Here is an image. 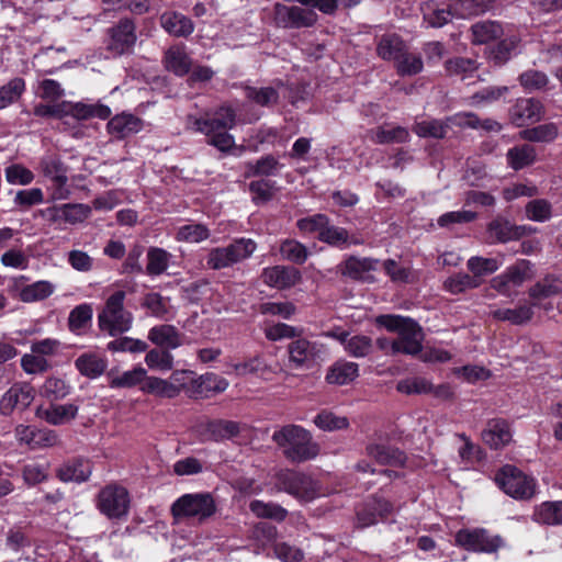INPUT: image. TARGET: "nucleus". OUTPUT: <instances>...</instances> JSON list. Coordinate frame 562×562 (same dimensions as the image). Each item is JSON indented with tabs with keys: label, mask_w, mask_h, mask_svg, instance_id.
Masks as SVG:
<instances>
[{
	"label": "nucleus",
	"mask_w": 562,
	"mask_h": 562,
	"mask_svg": "<svg viewBox=\"0 0 562 562\" xmlns=\"http://www.w3.org/2000/svg\"><path fill=\"white\" fill-rule=\"evenodd\" d=\"M193 130L207 137V144L221 151H228L235 145L233 135L228 133L236 124V112L232 106L222 105L212 114L192 121Z\"/></svg>",
	"instance_id": "f257e3e1"
},
{
	"label": "nucleus",
	"mask_w": 562,
	"mask_h": 562,
	"mask_svg": "<svg viewBox=\"0 0 562 562\" xmlns=\"http://www.w3.org/2000/svg\"><path fill=\"white\" fill-rule=\"evenodd\" d=\"M272 440L282 449L283 456L293 463L315 459L321 451L311 432L299 425H286L276 430Z\"/></svg>",
	"instance_id": "f03ea898"
},
{
	"label": "nucleus",
	"mask_w": 562,
	"mask_h": 562,
	"mask_svg": "<svg viewBox=\"0 0 562 562\" xmlns=\"http://www.w3.org/2000/svg\"><path fill=\"white\" fill-rule=\"evenodd\" d=\"M376 323L390 331H396L398 337L392 342L393 352L416 355L422 351L423 333L416 322L400 315H381Z\"/></svg>",
	"instance_id": "7ed1b4c3"
},
{
	"label": "nucleus",
	"mask_w": 562,
	"mask_h": 562,
	"mask_svg": "<svg viewBox=\"0 0 562 562\" xmlns=\"http://www.w3.org/2000/svg\"><path fill=\"white\" fill-rule=\"evenodd\" d=\"M125 296L126 293L123 290L113 292L98 314L99 329L111 337L124 334L132 328L134 317L124 306Z\"/></svg>",
	"instance_id": "20e7f679"
},
{
	"label": "nucleus",
	"mask_w": 562,
	"mask_h": 562,
	"mask_svg": "<svg viewBox=\"0 0 562 562\" xmlns=\"http://www.w3.org/2000/svg\"><path fill=\"white\" fill-rule=\"evenodd\" d=\"M170 513L176 522L184 520L203 522L216 513V503L211 493H188L172 503Z\"/></svg>",
	"instance_id": "39448f33"
},
{
	"label": "nucleus",
	"mask_w": 562,
	"mask_h": 562,
	"mask_svg": "<svg viewBox=\"0 0 562 562\" xmlns=\"http://www.w3.org/2000/svg\"><path fill=\"white\" fill-rule=\"evenodd\" d=\"M257 244L250 238H238L225 247H216L209 251L206 266L213 270L232 267L249 258L256 250Z\"/></svg>",
	"instance_id": "423d86ee"
},
{
	"label": "nucleus",
	"mask_w": 562,
	"mask_h": 562,
	"mask_svg": "<svg viewBox=\"0 0 562 562\" xmlns=\"http://www.w3.org/2000/svg\"><path fill=\"white\" fill-rule=\"evenodd\" d=\"M276 486L301 502H311L319 494L316 481L310 475L294 470H280L276 473Z\"/></svg>",
	"instance_id": "0eeeda50"
},
{
	"label": "nucleus",
	"mask_w": 562,
	"mask_h": 562,
	"mask_svg": "<svg viewBox=\"0 0 562 562\" xmlns=\"http://www.w3.org/2000/svg\"><path fill=\"white\" fill-rule=\"evenodd\" d=\"M495 482L516 499H529L536 494V480L513 465L503 467L496 474Z\"/></svg>",
	"instance_id": "6e6552de"
},
{
	"label": "nucleus",
	"mask_w": 562,
	"mask_h": 562,
	"mask_svg": "<svg viewBox=\"0 0 562 562\" xmlns=\"http://www.w3.org/2000/svg\"><path fill=\"white\" fill-rule=\"evenodd\" d=\"M137 42L136 24L128 18L121 19L106 31L105 50L113 57L132 54Z\"/></svg>",
	"instance_id": "1a4fd4ad"
},
{
	"label": "nucleus",
	"mask_w": 562,
	"mask_h": 562,
	"mask_svg": "<svg viewBox=\"0 0 562 562\" xmlns=\"http://www.w3.org/2000/svg\"><path fill=\"white\" fill-rule=\"evenodd\" d=\"M90 213L91 207L81 203L52 205L37 211L40 217L57 229H63L66 224L76 225L82 223L90 216Z\"/></svg>",
	"instance_id": "9d476101"
},
{
	"label": "nucleus",
	"mask_w": 562,
	"mask_h": 562,
	"mask_svg": "<svg viewBox=\"0 0 562 562\" xmlns=\"http://www.w3.org/2000/svg\"><path fill=\"white\" fill-rule=\"evenodd\" d=\"M130 494L119 484L104 486L97 496L98 509L110 519L126 517L130 509Z\"/></svg>",
	"instance_id": "9b49d317"
},
{
	"label": "nucleus",
	"mask_w": 562,
	"mask_h": 562,
	"mask_svg": "<svg viewBox=\"0 0 562 562\" xmlns=\"http://www.w3.org/2000/svg\"><path fill=\"white\" fill-rule=\"evenodd\" d=\"M532 278L531 266L527 260H518L494 277L490 284L497 293L510 296L519 286Z\"/></svg>",
	"instance_id": "f8f14e48"
},
{
	"label": "nucleus",
	"mask_w": 562,
	"mask_h": 562,
	"mask_svg": "<svg viewBox=\"0 0 562 562\" xmlns=\"http://www.w3.org/2000/svg\"><path fill=\"white\" fill-rule=\"evenodd\" d=\"M317 14L312 9L297 5L276 3L273 19L278 26L284 29L311 27L317 22Z\"/></svg>",
	"instance_id": "ddd939ff"
},
{
	"label": "nucleus",
	"mask_w": 562,
	"mask_h": 562,
	"mask_svg": "<svg viewBox=\"0 0 562 562\" xmlns=\"http://www.w3.org/2000/svg\"><path fill=\"white\" fill-rule=\"evenodd\" d=\"M456 542L469 551L492 553L502 546V538L492 536L485 529H461L456 535Z\"/></svg>",
	"instance_id": "4468645a"
},
{
	"label": "nucleus",
	"mask_w": 562,
	"mask_h": 562,
	"mask_svg": "<svg viewBox=\"0 0 562 562\" xmlns=\"http://www.w3.org/2000/svg\"><path fill=\"white\" fill-rule=\"evenodd\" d=\"M41 172L49 178L56 187L52 198L54 200H65L69 196L70 192L66 188L68 182L67 167L55 155L44 156L40 161Z\"/></svg>",
	"instance_id": "2eb2a0df"
},
{
	"label": "nucleus",
	"mask_w": 562,
	"mask_h": 562,
	"mask_svg": "<svg viewBox=\"0 0 562 562\" xmlns=\"http://www.w3.org/2000/svg\"><path fill=\"white\" fill-rule=\"evenodd\" d=\"M34 400V390L26 382L12 384L0 398V414L10 416L15 409H25Z\"/></svg>",
	"instance_id": "dca6fc26"
},
{
	"label": "nucleus",
	"mask_w": 562,
	"mask_h": 562,
	"mask_svg": "<svg viewBox=\"0 0 562 562\" xmlns=\"http://www.w3.org/2000/svg\"><path fill=\"white\" fill-rule=\"evenodd\" d=\"M482 441L491 449H502L513 440V431L507 420L502 418L490 419L481 434Z\"/></svg>",
	"instance_id": "f3484780"
},
{
	"label": "nucleus",
	"mask_w": 562,
	"mask_h": 562,
	"mask_svg": "<svg viewBox=\"0 0 562 562\" xmlns=\"http://www.w3.org/2000/svg\"><path fill=\"white\" fill-rule=\"evenodd\" d=\"M265 284L277 289H289L297 284L301 279V272L289 266H273L263 269L261 274Z\"/></svg>",
	"instance_id": "a211bd4d"
},
{
	"label": "nucleus",
	"mask_w": 562,
	"mask_h": 562,
	"mask_svg": "<svg viewBox=\"0 0 562 562\" xmlns=\"http://www.w3.org/2000/svg\"><path fill=\"white\" fill-rule=\"evenodd\" d=\"M367 454L378 463L391 467H405L407 458L403 451L382 441H374L367 446Z\"/></svg>",
	"instance_id": "6ab92c4d"
},
{
	"label": "nucleus",
	"mask_w": 562,
	"mask_h": 562,
	"mask_svg": "<svg viewBox=\"0 0 562 562\" xmlns=\"http://www.w3.org/2000/svg\"><path fill=\"white\" fill-rule=\"evenodd\" d=\"M159 20L161 27L175 37H188L194 31L191 19L177 11H166Z\"/></svg>",
	"instance_id": "aec40b11"
},
{
	"label": "nucleus",
	"mask_w": 562,
	"mask_h": 562,
	"mask_svg": "<svg viewBox=\"0 0 562 562\" xmlns=\"http://www.w3.org/2000/svg\"><path fill=\"white\" fill-rule=\"evenodd\" d=\"M147 337L154 345L167 350L177 349L183 344V335L173 325L168 324L151 327Z\"/></svg>",
	"instance_id": "412c9836"
},
{
	"label": "nucleus",
	"mask_w": 562,
	"mask_h": 562,
	"mask_svg": "<svg viewBox=\"0 0 562 562\" xmlns=\"http://www.w3.org/2000/svg\"><path fill=\"white\" fill-rule=\"evenodd\" d=\"M542 116V104L535 99H520L510 110V120L517 126L537 122Z\"/></svg>",
	"instance_id": "4be33fe9"
},
{
	"label": "nucleus",
	"mask_w": 562,
	"mask_h": 562,
	"mask_svg": "<svg viewBox=\"0 0 562 562\" xmlns=\"http://www.w3.org/2000/svg\"><path fill=\"white\" fill-rule=\"evenodd\" d=\"M93 308L90 303L75 306L68 315V329L76 336H85L92 326Z\"/></svg>",
	"instance_id": "5701e85b"
},
{
	"label": "nucleus",
	"mask_w": 562,
	"mask_h": 562,
	"mask_svg": "<svg viewBox=\"0 0 562 562\" xmlns=\"http://www.w3.org/2000/svg\"><path fill=\"white\" fill-rule=\"evenodd\" d=\"M143 128L140 119L133 114L122 113L112 117L108 123V132L115 138L122 139Z\"/></svg>",
	"instance_id": "b1692460"
},
{
	"label": "nucleus",
	"mask_w": 562,
	"mask_h": 562,
	"mask_svg": "<svg viewBox=\"0 0 562 562\" xmlns=\"http://www.w3.org/2000/svg\"><path fill=\"white\" fill-rule=\"evenodd\" d=\"M91 472L92 467L88 460L75 459L60 465L56 475L63 482L81 483L89 479Z\"/></svg>",
	"instance_id": "393cba45"
},
{
	"label": "nucleus",
	"mask_w": 562,
	"mask_h": 562,
	"mask_svg": "<svg viewBox=\"0 0 562 562\" xmlns=\"http://www.w3.org/2000/svg\"><path fill=\"white\" fill-rule=\"evenodd\" d=\"M75 367L81 375L89 379L101 376L108 367L105 357L97 352H85L75 360Z\"/></svg>",
	"instance_id": "a878e982"
},
{
	"label": "nucleus",
	"mask_w": 562,
	"mask_h": 562,
	"mask_svg": "<svg viewBox=\"0 0 562 562\" xmlns=\"http://www.w3.org/2000/svg\"><path fill=\"white\" fill-rule=\"evenodd\" d=\"M240 431L239 424L232 420H213L206 424L205 440L223 441L236 437Z\"/></svg>",
	"instance_id": "bb28decb"
},
{
	"label": "nucleus",
	"mask_w": 562,
	"mask_h": 562,
	"mask_svg": "<svg viewBox=\"0 0 562 562\" xmlns=\"http://www.w3.org/2000/svg\"><path fill=\"white\" fill-rule=\"evenodd\" d=\"M535 304H520L514 308H497L492 312L493 318L513 325H524L531 321Z\"/></svg>",
	"instance_id": "cd10ccee"
},
{
	"label": "nucleus",
	"mask_w": 562,
	"mask_h": 562,
	"mask_svg": "<svg viewBox=\"0 0 562 562\" xmlns=\"http://www.w3.org/2000/svg\"><path fill=\"white\" fill-rule=\"evenodd\" d=\"M283 165L272 155H266L255 162H247L245 176L250 177H273L277 176Z\"/></svg>",
	"instance_id": "c85d7f7f"
},
{
	"label": "nucleus",
	"mask_w": 562,
	"mask_h": 562,
	"mask_svg": "<svg viewBox=\"0 0 562 562\" xmlns=\"http://www.w3.org/2000/svg\"><path fill=\"white\" fill-rule=\"evenodd\" d=\"M289 358L295 367H302L314 361L316 357V346L311 341L300 338L293 340L288 347Z\"/></svg>",
	"instance_id": "c756f323"
},
{
	"label": "nucleus",
	"mask_w": 562,
	"mask_h": 562,
	"mask_svg": "<svg viewBox=\"0 0 562 562\" xmlns=\"http://www.w3.org/2000/svg\"><path fill=\"white\" fill-rule=\"evenodd\" d=\"M536 158V148L529 144L514 146L506 154L507 165L514 170H520L532 165Z\"/></svg>",
	"instance_id": "7c9ffc66"
},
{
	"label": "nucleus",
	"mask_w": 562,
	"mask_h": 562,
	"mask_svg": "<svg viewBox=\"0 0 562 562\" xmlns=\"http://www.w3.org/2000/svg\"><path fill=\"white\" fill-rule=\"evenodd\" d=\"M140 391L167 398H172L180 394V387L173 382L158 376L148 375H146L145 382L140 385Z\"/></svg>",
	"instance_id": "2f4dec72"
},
{
	"label": "nucleus",
	"mask_w": 562,
	"mask_h": 562,
	"mask_svg": "<svg viewBox=\"0 0 562 562\" xmlns=\"http://www.w3.org/2000/svg\"><path fill=\"white\" fill-rule=\"evenodd\" d=\"M392 506L384 499H373L366 505V508L357 513L358 527L364 528L378 521V517L389 514Z\"/></svg>",
	"instance_id": "473e14b6"
},
{
	"label": "nucleus",
	"mask_w": 562,
	"mask_h": 562,
	"mask_svg": "<svg viewBox=\"0 0 562 562\" xmlns=\"http://www.w3.org/2000/svg\"><path fill=\"white\" fill-rule=\"evenodd\" d=\"M66 115H71L77 120H88L90 117L105 120L111 115V110L103 104H85L80 102L72 104L67 102Z\"/></svg>",
	"instance_id": "72a5a7b5"
},
{
	"label": "nucleus",
	"mask_w": 562,
	"mask_h": 562,
	"mask_svg": "<svg viewBox=\"0 0 562 562\" xmlns=\"http://www.w3.org/2000/svg\"><path fill=\"white\" fill-rule=\"evenodd\" d=\"M532 518L543 525H562V501L543 502L535 508Z\"/></svg>",
	"instance_id": "f704fd0d"
},
{
	"label": "nucleus",
	"mask_w": 562,
	"mask_h": 562,
	"mask_svg": "<svg viewBox=\"0 0 562 562\" xmlns=\"http://www.w3.org/2000/svg\"><path fill=\"white\" fill-rule=\"evenodd\" d=\"M165 65L177 76H184L191 68V59L183 47L172 46L165 54Z\"/></svg>",
	"instance_id": "c9c22d12"
},
{
	"label": "nucleus",
	"mask_w": 562,
	"mask_h": 562,
	"mask_svg": "<svg viewBox=\"0 0 562 562\" xmlns=\"http://www.w3.org/2000/svg\"><path fill=\"white\" fill-rule=\"evenodd\" d=\"M49 470L48 461L34 460L23 465L22 479L27 486H35L48 480Z\"/></svg>",
	"instance_id": "e433bc0d"
},
{
	"label": "nucleus",
	"mask_w": 562,
	"mask_h": 562,
	"mask_svg": "<svg viewBox=\"0 0 562 562\" xmlns=\"http://www.w3.org/2000/svg\"><path fill=\"white\" fill-rule=\"evenodd\" d=\"M406 48L405 43L396 34H386L381 37L378 44V55L384 60L395 63L403 50Z\"/></svg>",
	"instance_id": "4c0bfd02"
},
{
	"label": "nucleus",
	"mask_w": 562,
	"mask_h": 562,
	"mask_svg": "<svg viewBox=\"0 0 562 562\" xmlns=\"http://www.w3.org/2000/svg\"><path fill=\"white\" fill-rule=\"evenodd\" d=\"M78 413V406L75 404L52 405L49 408L40 413L50 425H63L72 420Z\"/></svg>",
	"instance_id": "58836bf2"
},
{
	"label": "nucleus",
	"mask_w": 562,
	"mask_h": 562,
	"mask_svg": "<svg viewBox=\"0 0 562 562\" xmlns=\"http://www.w3.org/2000/svg\"><path fill=\"white\" fill-rule=\"evenodd\" d=\"M482 280L470 276L469 273H454L443 281L445 291L450 294H461L468 290L476 289Z\"/></svg>",
	"instance_id": "ea45409f"
},
{
	"label": "nucleus",
	"mask_w": 562,
	"mask_h": 562,
	"mask_svg": "<svg viewBox=\"0 0 562 562\" xmlns=\"http://www.w3.org/2000/svg\"><path fill=\"white\" fill-rule=\"evenodd\" d=\"M502 266L503 259L485 258L480 256H473L467 262V267L472 273V277L480 280L484 276L496 272Z\"/></svg>",
	"instance_id": "a19ab883"
},
{
	"label": "nucleus",
	"mask_w": 562,
	"mask_h": 562,
	"mask_svg": "<svg viewBox=\"0 0 562 562\" xmlns=\"http://www.w3.org/2000/svg\"><path fill=\"white\" fill-rule=\"evenodd\" d=\"M55 285L46 280L36 281L20 290V299L25 303L42 301L50 296Z\"/></svg>",
	"instance_id": "79ce46f5"
},
{
	"label": "nucleus",
	"mask_w": 562,
	"mask_h": 562,
	"mask_svg": "<svg viewBox=\"0 0 562 562\" xmlns=\"http://www.w3.org/2000/svg\"><path fill=\"white\" fill-rule=\"evenodd\" d=\"M394 67L401 76H414L424 68V63L419 54L412 53L407 47L394 63Z\"/></svg>",
	"instance_id": "37998d69"
},
{
	"label": "nucleus",
	"mask_w": 562,
	"mask_h": 562,
	"mask_svg": "<svg viewBox=\"0 0 562 562\" xmlns=\"http://www.w3.org/2000/svg\"><path fill=\"white\" fill-rule=\"evenodd\" d=\"M408 137L409 133L406 128L392 124L378 127L372 135V139L379 144L404 143Z\"/></svg>",
	"instance_id": "c03bdc74"
},
{
	"label": "nucleus",
	"mask_w": 562,
	"mask_h": 562,
	"mask_svg": "<svg viewBox=\"0 0 562 562\" xmlns=\"http://www.w3.org/2000/svg\"><path fill=\"white\" fill-rule=\"evenodd\" d=\"M250 512L258 518L274 519L277 521H283L288 516V510L276 503H265L259 499H255L249 504Z\"/></svg>",
	"instance_id": "a18cd8bd"
},
{
	"label": "nucleus",
	"mask_w": 562,
	"mask_h": 562,
	"mask_svg": "<svg viewBox=\"0 0 562 562\" xmlns=\"http://www.w3.org/2000/svg\"><path fill=\"white\" fill-rule=\"evenodd\" d=\"M25 91V81L15 77L0 87V110L15 103Z\"/></svg>",
	"instance_id": "49530a36"
},
{
	"label": "nucleus",
	"mask_w": 562,
	"mask_h": 562,
	"mask_svg": "<svg viewBox=\"0 0 562 562\" xmlns=\"http://www.w3.org/2000/svg\"><path fill=\"white\" fill-rule=\"evenodd\" d=\"M171 255L158 247H151L147 251L146 272L149 276H159L164 273L168 266Z\"/></svg>",
	"instance_id": "de8ad7c7"
},
{
	"label": "nucleus",
	"mask_w": 562,
	"mask_h": 562,
	"mask_svg": "<svg viewBox=\"0 0 562 562\" xmlns=\"http://www.w3.org/2000/svg\"><path fill=\"white\" fill-rule=\"evenodd\" d=\"M520 138L529 142L549 143L559 135V127L554 123L538 125L532 128L524 130L519 133Z\"/></svg>",
	"instance_id": "09e8293b"
},
{
	"label": "nucleus",
	"mask_w": 562,
	"mask_h": 562,
	"mask_svg": "<svg viewBox=\"0 0 562 562\" xmlns=\"http://www.w3.org/2000/svg\"><path fill=\"white\" fill-rule=\"evenodd\" d=\"M234 371L238 375L258 374L262 378L274 372L272 368L259 356L234 364Z\"/></svg>",
	"instance_id": "8fccbe9b"
},
{
	"label": "nucleus",
	"mask_w": 562,
	"mask_h": 562,
	"mask_svg": "<svg viewBox=\"0 0 562 562\" xmlns=\"http://www.w3.org/2000/svg\"><path fill=\"white\" fill-rule=\"evenodd\" d=\"M502 34V25L494 21H484L472 26L473 42L477 44H484L498 38Z\"/></svg>",
	"instance_id": "3c124183"
},
{
	"label": "nucleus",
	"mask_w": 562,
	"mask_h": 562,
	"mask_svg": "<svg viewBox=\"0 0 562 562\" xmlns=\"http://www.w3.org/2000/svg\"><path fill=\"white\" fill-rule=\"evenodd\" d=\"M70 390L71 386L64 379L49 376L41 387V395L49 401H58L66 397Z\"/></svg>",
	"instance_id": "603ef678"
},
{
	"label": "nucleus",
	"mask_w": 562,
	"mask_h": 562,
	"mask_svg": "<svg viewBox=\"0 0 562 562\" xmlns=\"http://www.w3.org/2000/svg\"><path fill=\"white\" fill-rule=\"evenodd\" d=\"M210 237V229L200 223H190L177 229L176 239L183 243H201Z\"/></svg>",
	"instance_id": "864d4df0"
},
{
	"label": "nucleus",
	"mask_w": 562,
	"mask_h": 562,
	"mask_svg": "<svg viewBox=\"0 0 562 562\" xmlns=\"http://www.w3.org/2000/svg\"><path fill=\"white\" fill-rule=\"evenodd\" d=\"M145 363L149 369L166 372L173 368V356L167 349H151L145 356Z\"/></svg>",
	"instance_id": "5fc2aeb1"
},
{
	"label": "nucleus",
	"mask_w": 562,
	"mask_h": 562,
	"mask_svg": "<svg viewBox=\"0 0 562 562\" xmlns=\"http://www.w3.org/2000/svg\"><path fill=\"white\" fill-rule=\"evenodd\" d=\"M449 119L446 122L439 120L422 121L416 123L413 130L420 137L442 138L447 133L449 124L453 125Z\"/></svg>",
	"instance_id": "6e6d98bb"
},
{
	"label": "nucleus",
	"mask_w": 562,
	"mask_h": 562,
	"mask_svg": "<svg viewBox=\"0 0 562 562\" xmlns=\"http://www.w3.org/2000/svg\"><path fill=\"white\" fill-rule=\"evenodd\" d=\"M449 121L457 126L481 127L486 131H501V124L493 120H484L480 122L477 116L473 113H458L449 119Z\"/></svg>",
	"instance_id": "4d7b16f0"
},
{
	"label": "nucleus",
	"mask_w": 562,
	"mask_h": 562,
	"mask_svg": "<svg viewBox=\"0 0 562 562\" xmlns=\"http://www.w3.org/2000/svg\"><path fill=\"white\" fill-rule=\"evenodd\" d=\"M246 98L261 106H272L279 101V93L272 87H246Z\"/></svg>",
	"instance_id": "13d9d810"
},
{
	"label": "nucleus",
	"mask_w": 562,
	"mask_h": 562,
	"mask_svg": "<svg viewBox=\"0 0 562 562\" xmlns=\"http://www.w3.org/2000/svg\"><path fill=\"white\" fill-rule=\"evenodd\" d=\"M147 375L146 369L143 367H135L132 370L125 371L120 375L111 379V387H134L142 385L145 382Z\"/></svg>",
	"instance_id": "bf43d9fd"
},
{
	"label": "nucleus",
	"mask_w": 562,
	"mask_h": 562,
	"mask_svg": "<svg viewBox=\"0 0 562 562\" xmlns=\"http://www.w3.org/2000/svg\"><path fill=\"white\" fill-rule=\"evenodd\" d=\"M281 256L289 261L302 265L308 257L307 248L295 239H285L280 245Z\"/></svg>",
	"instance_id": "052dcab7"
},
{
	"label": "nucleus",
	"mask_w": 562,
	"mask_h": 562,
	"mask_svg": "<svg viewBox=\"0 0 562 562\" xmlns=\"http://www.w3.org/2000/svg\"><path fill=\"white\" fill-rule=\"evenodd\" d=\"M314 424L322 430L334 431L347 428L349 426V419L329 411H322L315 416Z\"/></svg>",
	"instance_id": "680f3d73"
},
{
	"label": "nucleus",
	"mask_w": 562,
	"mask_h": 562,
	"mask_svg": "<svg viewBox=\"0 0 562 562\" xmlns=\"http://www.w3.org/2000/svg\"><path fill=\"white\" fill-rule=\"evenodd\" d=\"M519 227L513 226L507 221L495 220L488 226V232L499 243L517 239L520 237Z\"/></svg>",
	"instance_id": "e2e57ef3"
},
{
	"label": "nucleus",
	"mask_w": 562,
	"mask_h": 562,
	"mask_svg": "<svg viewBox=\"0 0 562 562\" xmlns=\"http://www.w3.org/2000/svg\"><path fill=\"white\" fill-rule=\"evenodd\" d=\"M551 203L544 199H536L526 205V216L530 221L546 222L551 218Z\"/></svg>",
	"instance_id": "0e129e2a"
},
{
	"label": "nucleus",
	"mask_w": 562,
	"mask_h": 562,
	"mask_svg": "<svg viewBox=\"0 0 562 562\" xmlns=\"http://www.w3.org/2000/svg\"><path fill=\"white\" fill-rule=\"evenodd\" d=\"M4 175L10 184L27 186L34 180V173L21 164L8 166L4 169Z\"/></svg>",
	"instance_id": "69168bd1"
},
{
	"label": "nucleus",
	"mask_w": 562,
	"mask_h": 562,
	"mask_svg": "<svg viewBox=\"0 0 562 562\" xmlns=\"http://www.w3.org/2000/svg\"><path fill=\"white\" fill-rule=\"evenodd\" d=\"M431 390L432 384L420 376L408 378L397 383V391L405 394H426Z\"/></svg>",
	"instance_id": "338daca9"
},
{
	"label": "nucleus",
	"mask_w": 562,
	"mask_h": 562,
	"mask_svg": "<svg viewBox=\"0 0 562 562\" xmlns=\"http://www.w3.org/2000/svg\"><path fill=\"white\" fill-rule=\"evenodd\" d=\"M561 291V285L557 279L546 278L536 283L529 290V295L533 300H542L558 294Z\"/></svg>",
	"instance_id": "774afa93"
}]
</instances>
